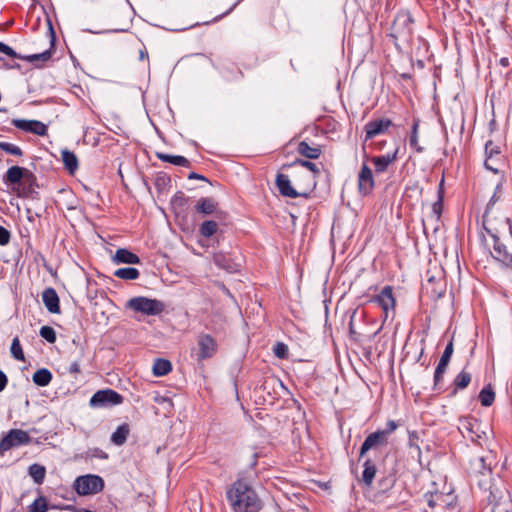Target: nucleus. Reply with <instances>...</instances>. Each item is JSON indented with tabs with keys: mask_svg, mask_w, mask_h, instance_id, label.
Segmentation results:
<instances>
[{
	"mask_svg": "<svg viewBox=\"0 0 512 512\" xmlns=\"http://www.w3.org/2000/svg\"><path fill=\"white\" fill-rule=\"evenodd\" d=\"M28 474L36 484H42L46 475V469L43 465L34 463L29 466Z\"/></svg>",
	"mask_w": 512,
	"mask_h": 512,
	"instance_id": "obj_35",
	"label": "nucleus"
},
{
	"mask_svg": "<svg viewBox=\"0 0 512 512\" xmlns=\"http://www.w3.org/2000/svg\"><path fill=\"white\" fill-rule=\"evenodd\" d=\"M216 352V340L210 334H199L197 337V348L192 351V357H195L197 362H202L212 358Z\"/></svg>",
	"mask_w": 512,
	"mask_h": 512,
	"instance_id": "obj_9",
	"label": "nucleus"
},
{
	"mask_svg": "<svg viewBox=\"0 0 512 512\" xmlns=\"http://www.w3.org/2000/svg\"><path fill=\"white\" fill-rule=\"evenodd\" d=\"M222 73L223 77L227 81L237 80L238 78L243 76V73L240 70H238L237 72L227 71V73L223 71Z\"/></svg>",
	"mask_w": 512,
	"mask_h": 512,
	"instance_id": "obj_58",
	"label": "nucleus"
},
{
	"mask_svg": "<svg viewBox=\"0 0 512 512\" xmlns=\"http://www.w3.org/2000/svg\"><path fill=\"white\" fill-rule=\"evenodd\" d=\"M470 382H471V374L469 372H466L465 370H462L461 372H459L453 381V385H454L453 394H455L457 392V390L465 389L469 385Z\"/></svg>",
	"mask_w": 512,
	"mask_h": 512,
	"instance_id": "obj_36",
	"label": "nucleus"
},
{
	"mask_svg": "<svg viewBox=\"0 0 512 512\" xmlns=\"http://www.w3.org/2000/svg\"><path fill=\"white\" fill-rule=\"evenodd\" d=\"M48 509L47 500L40 496L29 506V512H46Z\"/></svg>",
	"mask_w": 512,
	"mask_h": 512,
	"instance_id": "obj_45",
	"label": "nucleus"
},
{
	"mask_svg": "<svg viewBox=\"0 0 512 512\" xmlns=\"http://www.w3.org/2000/svg\"><path fill=\"white\" fill-rule=\"evenodd\" d=\"M424 498L427 502V505L430 508H432V509L438 508L439 509L440 492H434V493L427 492L424 494Z\"/></svg>",
	"mask_w": 512,
	"mask_h": 512,
	"instance_id": "obj_49",
	"label": "nucleus"
},
{
	"mask_svg": "<svg viewBox=\"0 0 512 512\" xmlns=\"http://www.w3.org/2000/svg\"><path fill=\"white\" fill-rule=\"evenodd\" d=\"M127 307L148 316L159 315L165 309V305L162 301L144 296L131 298L127 302Z\"/></svg>",
	"mask_w": 512,
	"mask_h": 512,
	"instance_id": "obj_6",
	"label": "nucleus"
},
{
	"mask_svg": "<svg viewBox=\"0 0 512 512\" xmlns=\"http://www.w3.org/2000/svg\"><path fill=\"white\" fill-rule=\"evenodd\" d=\"M172 370V364L169 360L164 358H157L153 364V374L157 377L167 375Z\"/></svg>",
	"mask_w": 512,
	"mask_h": 512,
	"instance_id": "obj_31",
	"label": "nucleus"
},
{
	"mask_svg": "<svg viewBox=\"0 0 512 512\" xmlns=\"http://www.w3.org/2000/svg\"><path fill=\"white\" fill-rule=\"evenodd\" d=\"M52 56L51 49L45 50L44 52L37 53V54H31V55H21V57H17V59L25 60L27 62H30L32 64H35L37 66V62H46L48 61Z\"/></svg>",
	"mask_w": 512,
	"mask_h": 512,
	"instance_id": "obj_40",
	"label": "nucleus"
},
{
	"mask_svg": "<svg viewBox=\"0 0 512 512\" xmlns=\"http://www.w3.org/2000/svg\"><path fill=\"white\" fill-rule=\"evenodd\" d=\"M61 155L64 167L70 174H74L78 169V158L76 154L70 150L64 149L62 150Z\"/></svg>",
	"mask_w": 512,
	"mask_h": 512,
	"instance_id": "obj_28",
	"label": "nucleus"
},
{
	"mask_svg": "<svg viewBox=\"0 0 512 512\" xmlns=\"http://www.w3.org/2000/svg\"><path fill=\"white\" fill-rule=\"evenodd\" d=\"M388 439L385 437V433H381L379 430L369 434L360 447L359 455L363 457L369 450L380 449L387 446Z\"/></svg>",
	"mask_w": 512,
	"mask_h": 512,
	"instance_id": "obj_15",
	"label": "nucleus"
},
{
	"mask_svg": "<svg viewBox=\"0 0 512 512\" xmlns=\"http://www.w3.org/2000/svg\"><path fill=\"white\" fill-rule=\"evenodd\" d=\"M413 24L414 19L410 12L399 11L393 21L390 36L395 41L410 43L413 38Z\"/></svg>",
	"mask_w": 512,
	"mask_h": 512,
	"instance_id": "obj_4",
	"label": "nucleus"
},
{
	"mask_svg": "<svg viewBox=\"0 0 512 512\" xmlns=\"http://www.w3.org/2000/svg\"><path fill=\"white\" fill-rule=\"evenodd\" d=\"M217 229V222L213 220H206L200 225L199 233L205 238H210L216 233Z\"/></svg>",
	"mask_w": 512,
	"mask_h": 512,
	"instance_id": "obj_41",
	"label": "nucleus"
},
{
	"mask_svg": "<svg viewBox=\"0 0 512 512\" xmlns=\"http://www.w3.org/2000/svg\"><path fill=\"white\" fill-rule=\"evenodd\" d=\"M114 276L123 280H136L139 278L140 272L134 267H125L117 269Z\"/></svg>",
	"mask_w": 512,
	"mask_h": 512,
	"instance_id": "obj_39",
	"label": "nucleus"
},
{
	"mask_svg": "<svg viewBox=\"0 0 512 512\" xmlns=\"http://www.w3.org/2000/svg\"><path fill=\"white\" fill-rule=\"evenodd\" d=\"M39 335L51 344L56 342V332L50 326H42L40 328Z\"/></svg>",
	"mask_w": 512,
	"mask_h": 512,
	"instance_id": "obj_47",
	"label": "nucleus"
},
{
	"mask_svg": "<svg viewBox=\"0 0 512 512\" xmlns=\"http://www.w3.org/2000/svg\"><path fill=\"white\" fill-rule=\"evenodd\" d=\"M0 149L14 156L20 157L23 155V151L20 147L9 142L0 141Z\"/></svg>",
	"mask_w": 512,
	"mask_h": 512,
	"instance_id": "obj_46",
	"label": "nucleus"
},
{
	"mask_svg": "<svg viewBox=\"0 0 512 512\" xmlns=\"http://www.w3.org/2000/svg\"><path fill=\"white\" fill-rule=\"evenodd\" d=\"M11 234L9 230L0 225V245L4 246L10 242Z\"/></svg>",
	"mask_w": 512,
	"mask_h": 512,
	"instance_id": "obj_55",
	"label": "nucleus"
},
{
	"mask_svg": "<svg viewBox=\"0 0 512 512\" xmlns=\"http://www.w3.org/2000/svg\"><path fill=\"white\" fill-rule=\"evenodd\" d=\"M479 422L472 417H462L459 419L458 429L463 437L468 438L472 442L480 443L482 435L478 432Z\"/></svg>",
	"mask_w": 512,
	"mask_h": 512,
	"instance_id": "obj_12",
	"label": "nucleus"
},
{
	"mask_svg": "<svg viewBox=\"0 0 512 512\" xmlns=\"http://www.w3.org/2000/svg\"><path fill=\"white\" fill-rule=\"evenodd\" d=\"M12 124L22 131L38 136H45L47 134V126L39 120L13 119Z\"/></svg>",
	"mask_w": 512,
	"mask_h": 512,
	"instance_id": "obj_16",
	"label": "nucleus"
},
{
	"mask_svg": "<svg viewBox=\"0 0 512 512\" xmlns=\"http://www.w3.org/2000/svg\"><path fill=\"white\" fill-rule=\"evenodd\" d=\"M485 153H486V160L484 162V166L487 170L492 171L493 173L497 174L498 169L492 165H490V161L493 160V156L500 154V149L498 146L494 145L493 142L490 140L485 145Z\"/></svg>",
	"mask_w": 512,
	"mask_h": 512,
	"instance_id": "obj_29",
	"label": "nucleus"
},
{
	"mask_svg": "<svg viewBox=\"0 0 512 512\" xmlns=\"http://www.w3.org/2000/svg\"><path fill=\"white\" fill-rule=\"evenodd\" d=\"M186 203L185 195L182 191H178L174 194V196L171 198V204L172 205H178L183 206Z\"/></svg>",
	"mask_w": 512,
	"mask_h": 512,
	"instance_id": "obj_54",
	"label": "nucleus"
},
{
	"mask_svg": "<svg viewBox=\"0 0 512 512\" xmlns=\"http://www.w3.org/2000/svg\"><path fill=\"white\" fill-rule=\"evenodd\" d=\"M195 209L199 213H202L204 215H210L216 211L217 202L210 197L201 198L197 202Z\"/></svg>",
	"mask_w": 512,
	"mask_h": 512,
	"instance_id": "obj_26",
	"label": "nucleus"
},
{
	"mask_svg": "<svg viewBox=\"0 0 512 512\" xmlns=\"http://www.w3.org/2000/svg\"><path fill=\"white\" fill-rule=\"evenodd\" d=\"M42 301L50 313H60L59 297L54 288H46L42 293Z\"/></svg>",
	"mask_w": 512,
	"mask_h": 512,
	"instance_id": "obj_18",
	"label": "nucleus"
},
{
	"mask_svg": "<svg viewBox=\"0 0 512 512\" xmlns=\"http://www.w3.org/2000/svg\"><path fill=\"white\" fill-rule=\"evenodd\" d=\"M129 433H130L129 425L127 423H123V424L119 425L116 428V430L112 433V435L110 437V441L114 445L122 446L126 442L128 436H129Z\"/></svg>",
	"mask_w": 512,
	"mask_h": 512,
	"instance_id": "obj_24",
	"label": "nucleus"
},
{
	"mask_svg": "<svg viewBox=\"0 0 512 512\" xmlns=\"http://www.w3.org/2000/svg\"><path fill=\"white\" fill-rule=\"evenodd\" d=\"M297 152L303 157L313 160L318 159L322 153L320 147H312L306 141L299 142Z\"/></svg>",
	"mask_w": 512,
	"mask_h": 512,
	"instance_id": "obj_23",
	"label": "nucleus"
},
{
	"mask_svg": "<svg viewBox=\"0 0 512 512\" xmlns=\"http://www.w3.org/2000/svg\"><path fill=\"white\" fill-rule=\"evenodd\" d=\"M439 509L443 512H459L457 496L453 493L440 492Z\"/></svg>",
	"mask_w": 512,
	"mask_h": 512,
	"instance_id": "obj_20",
	"label": "nucleus"
},
{
	"mask_svg": "<svg viewBox=\"0 0 512 512\" xmlns=\"http://www.w3.org/2000/svg\"><path fill=\"white\" fill-rule=\"evenodd\" d=\"M33 382L41 387L47 386L52 380V373L47 368L38 369L32 376Z\"/></svg>",
	"mask_w": 512,
	"mask_h": 512,
	"instance_id": "obj_33",
	"label": "nucleus"
},
{
	"mask_svg": "<svg viewBox=\"0 0 512 512\" xmlns=\"http://www.w3.org/2000/svg\"><path fill=\"white\" fill-rule=\"evenodd\" d=\"M448 364L439 362L434 372V389H437L442 382L443 375L446 372Z\"/></svg>",
	"mask_w": 512,
	"mask_h": 512,
	"instance_id": "obj_48",
	"label": "nucleus"
},
{
	"mask_svg": "<svg viewBox=\"0 0 512 512\" xmlns=\"http://www.w3.org/2000/svg\"><path fill=\"white\" fill-rule=\"evenodd\" d=\"M496 201H497V197H496V193H495L488 201L485 211H484V214L482 216V224H483L484 229H488V226L496 227L494 224V220H496V218L491 217V210H492L494 204L496 203Z\"/></svg>",
	"mask_w": 512,
	"mask_h": 512,
	"instance_id": "obj_32",
	"label": "nucleus"
},
{
	"mask_svg": "<svg viewBox=\"0 0 512 512\" xmlns=\"http://www.w3.org/2000/svg\"><path fill=\"white\" fill-rule=\"evenodd\" d=\"M188 179H197V180H203V181L209 182V180L204 175L198 174L196 172H191L188 175Z\"/></svg>",
	"mask_w": 512,
	"mask_h": 512,
	"instance_id": "obj_62",
	"label": "nucleus"
},
{
	"mask_svg": "<svg viewBox=\"0 0 512 512\" xmlns=\"http://www.w3.org/2000/svg\"><path fill=\"white\" fill-rule=\"evenodd\" d=\"M2 65L1 67L5 68V69H14V68H20V65L18 63H14V64H8L7 62L3 61L2 60Z\"/></svg>",
	"mask_w": 512,
	"mask_h": 512,
	"instance_id": "obj_64",
	"label": "nucleus"
},
{
	"mask_svg": "<svg viewBox=\"0 0 512 512\" xmlns=\"http://www.w3.org/2000/svg\"><path fill=\"white\" fill-rule=\"evenodd\" d=\"M227 499L234 512H258L262 502L255 490L243 479H237L227 490Z\"/></svg>",
	"mask_w": 512,
	"mask_h": 512,
	"instance_id": "obj_3",
	"label": "nucleus"
},
{
	"mask_svg": "<svg viewBox=\"0 0 512 512\" xmlns=\"http://www.w3.org/2000/svg\"><path fill=\"white\" fill-rule=\"evenodd\" d=\"M8 379L6 374L0 370V392H2L6 385H7Z\"/></svg>",
	"mask_w": 512,
	"mask_h": 512,
	"instance_id": "obj_60",
	"label": "nucleus"
},
{
	"mask_svg": "<svg viewBox=\"0 0 512 512\" xmlns=\"http://www.w3.org/2000/svg\"><path fill=\"white\" fill-rule=\"evenodd\" d=\"M396 157L397 151H395L393 154L372 157L371 161L374 164L375 171L377 173H382L386 171L388 166L396 160Z\"/></svg>",
	"mask_w": 512,
	"mask_h": 512,
	"instance_id": "obj_22",
	"label": "nucleus"
},
{
	"mask_svg": "<svg viewBox=\"0 0 512 512\" xmlns=\"http://www.w3.org/2000/svg\"><path fill=\"white\" fill-rule=\"evenodd\" d=\"M68 373L71 374V375H77L80 373V363L79 361H74L72 362L68 369H67Z\"/></svg>",
	"mask_w": 512,
	"mask_h": 512,
	"instance_id": "obj_59",
	"label": "nucleus"
},
{
	"mask_svg": "<svg viewBox=\"0 0 512 512\" xmlns=\"http://www.w3.org/2000/svg\"><path fill=\"white\" fill-rule=\"evenodd\" d=\"M479 400L481 405L484 407H489L493 404L495 400V392L490 384L482 388L479 393Z\"/></svg>",
	"mask_w": 512,
	"mask_h": 512,
	"instance_id": "obj_38",
	"label": "nucleus"
},
{
	"mask_svg": "<svg viewBox=\"0 0 512 512\" xmlns=\"http://www.w3.org/2000/svg\"><path fill=\"white\" fill-rule=\"evenodd\" d=\"M10 352L16 360H19V361L24 360V353H23L22 346L20 344V340L18 337H15L12 340Z\"/></svg>",
	"mask_w": 512,
	"mask_h": 512,
	"instance_id": "obj_44",
	"label": "nucleus"
},
{
	"mask_svg": "<svg viewBox=\"0 0 512 512\" xmlns=\"http://www.w3.org/2000/svg\"><path fill=\"white\" fill-rule=\"evenodd\" d=\"M502 224L508 228L509 230V233L512 235V221L509 217H504L502 220H501Z\"/></svg>",
	"mask_w": 512,
	"mask_h": 512,
	"instance_id": "obj_63",
	"label": "nucleus"
},
{
	"mask_svg": "<svg viewBox=\"0 0 512 512\" xmlns=\"http://www.w3.org/2000/svg\"><path fill=\"white\" fill-rule=\"evenodd\" d=\"M241 1H242V0H238V1H237L236 3H234V4L230 7V9H228L226 12H224L223 14H221V15H219V16H217V17H215V18L213 19V21H212V22H216V21L220 20L221 18H223L224 16L228 15V14H229V13H230V12H231V11H232V10H233V9H234V8H235V7H236V6L241 2Z\"/></svg>",
	"mask_w": 512,
	"mask_h": 512,
	"instance_id": "obj_61",
	"label": "nucleus"
},
{
	"mask_svg": "<svg viewBox=\"0 0 512 512\" xmlns=\"http://www.w3.org/2000/svg\"><path fill=\"white\" fill-rule=\"evenodd\" d=\"M154 185L158 193H164L171 186V178L168 174L160 172L155 177Z\"/></svg>",
	"mask_w": 512,
	"mask_h": 512,
	"instance_id": "obj_37",
	"label": "nucleus"
},
{
	"mask_svg": "<svg viewBox=\"0 0 512 512\" xmlns=\"http://www.w3.org/2000/svg\"><path fill=\"white\" fill-rule=\"evenodd\" d=\"M112 261L115 264H139L141 262L138 255L126 248L117 249L112 257Z\"/></svg>",
	"mask_w": 512,
	"mask_h": 512,
	"instance_id": "obj_19",
	"label": "nucleus"
},
{
	"mask_svg": "<svg viewBox=\"0 0 512 512\" xmlns=\"http://www.w3.org/2000/svg\"><path fill=\"white\" fill-rule=\"evenodd\" d=\"M379 487L383 493L389 491L395 484V478L393 476L383 477L379 480Z\"/></svg>",
	"mask_w": 512,
	"mask_h": 512,
	"instance_id": "obj_51",
	"label": "nucleus"
},
{
	"mask_svg": "<svg viewBox=\"0 0 512 512\" xmlns=\"http://www.w3.org/2000/svg\"><path fill=\"white\" fill-rule=\"evenodd\" d=\"M493 239V250L491 252L492 257L500 262L503 266L512 269V252L508 249V247L501 242L498 236V228L497 227H489L488 229H484Z\"/></svg>",
	"mask_w": 512,
	"mask_h": 512,
	"instance_id": "obj_7",
	"label": "nucleus"
},
{
	"mask_svg": "<svg viewBox=\"0 0 512 512\" xmlns=\"http://www.w3.org/2000/svg\"><path fill=\"white\" fill-rule=\"evenodd\" d=\"M31 442V437L28 432L21 429H11L1 440H0V454L10 450L14 447L22 445H28Z\"/></svg>",
	"mask_w": 512,
	"mask_h": 512,
	"instance_id": "obj_10",
	"label": "nucleus"
},
{
	"mask_svg": "<svg viewBox=\"0 0 512 512\" xmlns=\"http://www.w3.org/2000/svg\"><path fill=\"white\" fill-rule=\"evenodd\" d=\"M488 457L477 456L470 461V473L472 480L476 482L482 492V500L486 501L483 508H488L490 505H497L500 503L499 496L503 490L510 496L509 491L506 489L501 479L495 480L492 477L491 462H487Z\"/></svg>",
	"mask_w": 512,
	"mask_h": 512,
	"instance_id": "obj_1",
	"label": "nucleus"
},
{
	"mask_svg": "<svg viewBox=\"0 0 512 512\" xmlns=\"http://www.w3.org/2000/svg\"><path fill=\"white\" fill-rule=\"evenodd\" d=\"M288 166H302L310 170L314 176L318 175L320 173V169L317 167V165L309 160L304 159H295L291 164Z\"/></svg>",
	"mask_w": 512,
	"mask_h": 512,
	"instance_id": "obj_43",
	"label": "nucleus"
},
{
	"mask_svg": "<svg viewBox=\"0 0 512 512\" xmlns=\"http://www.w3.org/2000/svg\"><path fill=\"white\" fill-rule=\"evenodd\" d=\"M443 183H444V180L442 179L439 184L438 199L432 205V212L435 215L436 219H439L442 214V203H443V194H444Z\"/></svg>",
	"mask_w": 512,
	"mask_h": 512,
	"instance_id": "obj_42",
	"label": "nucleus"
},
{
	"mask_svg": "<svg viewBox=\"0 0 512 512\" xmlns=\"http://www.w3.org/2000/svg\"><path fill=\"white\" fill-rule=\"evenodd\" d=\"M453 340H451L445 347L444 349V352L439 360V362H442L443 364H449L450 362V359L452 357V354H453Z\"/></svg>",
	"mask_w": 512,
	"mask_h": 512,
	"instance_id": "obj_52",
	"label": "nucleus"
},
{
	"mask_svg": "<svg viewBox=\"0 0 512 512\" xmlns=\"http://www.w3.org/2000/svg\"><path fill=\"white\" fill-rule=\"evenodd\" d=\"M276 186L279 190V193L284 197L289 198H297V197H304L307 198L309 196V191L306 192H298L296 189H294L291 185V181L287 175H284L282 173L277 174L276 180H275Z\"/></svg>",
	"mask_w": 512,
	"mask_h": 512,
	"instance_id": "obj_14",
	"label": "nucleus"
},
{
	"mask_svg": "<svg viewBox=\"0 0 512 512\" xmlns=\"http://www.w3.org/2000/svg\"><path fill=\"white\" fill-rule=\"evenodd\" d=\"M87 453H88V456L93 457V458H98V459H107L108 458V454L100 448L90 449Z\"/></svg>",
	"mask_w": 512,
	"mask_h": 512,
	"instance_id": "obj_56",
	"label": "nucleus"
},
{
	"mask_svg": "<svg viewBox=\"0 0 512 512\" xmlns=\"http://www.w3.org/2000/svg\"><path fill=\"white\" fill-rule=\"evenodd\" d=\"M4 184L20 198L38 200L39 183L36 175L27 168L11 166L3 176Z\"/></svg>",
	"mask_w": 512,
	"mask_h": 512,
	"instance_id": "obj_2",
	"label": "nucleus"
},
{
	"mask_svg": "<svg viewBox=\"0 0 512 512\" xmlns=\"http://www.w3.org/2000/svg\"><path fill=\"white\" fill-rule=\"evenodd\" d=\"M73 486L80 496L94 495L103 490L104 480L99 475L86 474L77 477Z\"/></svg>",
	"mask_w": 512,
	"mask_h": 512,
	"instance_id": "obj_5",
	"label": "nucleus"
},
{
	"mask_svg": "<svg viewBox=\"0 0 512 512\" xmlns=\"http://www.w3.org/2000/svg\"><path fill=\"white\" fill-rule=\"evenodd\" d=\"M398 425L394 420H389L386 423V428L383 430H379L381 433H385V437L389 439V435L392 434L396 429Z\"/></svg>",
	"mask_w": 512,
	"mask_h": 512,
	"instance_id": "obj_57",
	"label": "nucleus"
},
{
	"mask_svg": "<svg viewBox=\"0 0 512 512\" xmlns=\"http://www.w3.org/2000/svg\"><path fill=\"white\" fill-rule=\"evenodd\" d=\"M0 53H4L5 55L15 59H17V57H21V54L17 53L14 49L3 42H0Z\"/></svg>",
	"mask_w": 512,
	"mask_h": 512,
	"instance_id": "obj_53",
	"label": "nucleus"
},
{
	"mask_svg": "<svg viewBox=\"0 0 512 512\" xmlns=\"http://www.w3.org/2000/svg\"><path fill=\"white\" fill-rule=\"evenodd\" d=\"M375 187L374 176L371 168L363 163L358 174V191L362 196L370 195Z\"/></svg>",
	"mask_w": 512,
	"mask_h": 512,
	"instance_id": "obj_13",
	"label": "nucleus"
},
{
	"mask_svg": "<svg viewBox=\"0 0 512 512\" xmlns=\"http://www.w3.org/2000/svg\"><path fill=\"white\" fill-rule=\"evenodd\" d=\"M158 159L176 166L189 167L190 162L187 158L180 155H170L166 153H156Z\"/></svg>",
	"mask_w": 512,
	"mask_h": 512,
	"instance_id": "obj_30",
	"label": "nucleus"
},
{
	"mask_svg": "<svg viewBox=\"0 0 512 512\" xmlns=\"http://www.w3.org/2000/svg\"><path fill=\"white\" fill-rule=\"evenodd\" d=\"M500 494L502 495L499 496V499L501 500L502 498V501L497 505L494 504L493 506L490 505L488 508H483L482 512H512V500L510 496L503 490Z\"/></svg>",
	"mask_w": 512,
	"mask_h": 512,
	"instance_id": "obj_21",
	"label": "nucleus"
},
{
	"mask_svg": "<svg viewBox=\"0 0 512 512\" xmlns=\"http://www.w3.org/2000/svg\"><path fill=\"white\" fill-rule=\"evenodd\" d=\"M419 119H414L411 127V132L409 136V145L412 149H414L417 153L423 152V147L418 143V130H419Z\"/></svg>",
	"mask_w": 512,
	"mask_h": 512,
	"instance_id": "obj_34",
	"label": "nucleus"
},
{
	"mask_svg": "<svg viewBox=\"0 0 512 512\" xmlns=\"http://www.w3.org/2000/svg\"><path fill=\"white\" fill-rule=\"evenodd\" d=\"M273 352L277 358L284 359L288 356V347L283 342H277L273 347Z\"/></svg>",
	"mask_w": 512,
	"mask_h": 512,
	"instance_id": "obj_50",
	"label": "nucleus"
},
{
	"mask_svg": "<svg viewBox=\"0 0 512 512\" xmlns=\"http://www.w3.org/2000/svg\"><path fill=\"white\" fill-rule=\"evenodd\" d=\"M392 126L390 119H377L365 124V141L374 138L377 135L385 133Z\"/></svg>",
	"mask_w": 512,
	"mask_h": 512,
	"instance_id": "obj_17",
	"label": "nucleus"
},
{
	"mask_svg": "<svg viewBox=\"0 0 512 512\" xmlns=\"http://www.w3.org/2000/svg\"><path fill=\"white\" fill-rule=\"evenodd\" d=\"M213 259L216 266L230 273L238 269V265L223 253L214 254Z\"/></svg>",
	"mask_w": 512,
	"mask_h": 512,
	"instance_id": "obj_25",
	"label": "nucleus"
},
{
	"mask_svg": "<svg viewBox=\"0 0 512 512\" xmlns=\"http://www.w3.org/2000/svg\"><path fill=\"white\" fill-rule=\"evenodd\" d=\"M362 481L366 486H371L375 478L377 469L374 462L367 458L363 463Z\"/></svg>",
	"mask_w": 512,
	"mask_h": 512,
	"instance_id": "obj_27",
	"label": "nucleus"
},
{
	"mask_svg": "<svg viewBox=\"0 0 512 512\" xmlns=\"http://www.w3.org/2000/svg\"><path fill=\"white\" fill-rule=\"evenodd\" d=\"M123 396L117 391L112 389H102L95 392L90 398V407L97 408H111L123 403Z\"/></svg>",
	"mask_w": 512,
	"mask_h": 512,
	"instance_id": "obj_8",
	"label": "nucleus"
},
{
	"mask_svg": "<svg viewBox=\"0 0 512 512\" xmlns=\"http://www.w3.org/2000/svg\"><path fill=\"white\" fill-rule=\"evenodd\" d=\"M371 302L376 303L382 308L384 313L383 322H385L389 316V312H394L395 298L393 296V288L390 285L385 286L379 294L371 299Z\"/></svg>",
	"mask_w": 512,
	"mask_h": 512,
	"instance_id": "obj_11",
	"label": "nucleus"
}]
</instances>
